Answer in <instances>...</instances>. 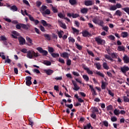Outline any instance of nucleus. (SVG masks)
<instances>
[{
  "instance_id": "obj_31",
  "label": "nucleus",
  "mask_w": 129,
  "mask_h": 129,
  "mask_svg": "<svg viewBox=\"0 0 129 129\" xmlns=\"http://www.w3.org/2000/svg\"><path fill=\"white\" fill-rule=\"evenodd\" d=\"M84 70H86L88 74H93V72L90 71L88 68H84Z\"/></svg>"
},
{
  "instance_id": "obj_46",
  "label": "nucleus",
  "mask_w": 129,
  "mask_h": 129,
  "mask_svg": "<svg viewBox=\"0 0 129 129\" xmlns=\"http://www.w3.org/2000/svg\"><path fill=\"white\" fill-rule=\"evenodd\" d=\"M65 106L67 107H68L69 108H70V109H72V108H73V104H65Z\"/></svg>"
},
{
  "instance_id": "obj_15",
  "label": "nucleus",
  "mask_w": 129,
  "mask_h": 129,
  "mask_svg": "<svg viewBox=\"0 0 129 129\" xmlns=\"http://www.w3.org/2000/svg\"><path fill=\"white\" fill-rule=\"evenodd\" d=\"M60 57H62V58H69V54H68V53L64 52L60 54Z\"/></svg>"
},
{
  "instance_id": "obj_57",
  "label": "nucleus",
  "mask_w": 129,
  "mask_h": 129,
  "mask_svg": "<svg viewBox=\"0 0 129 129\" xmlns=\"http://www.w3.org/2000/svg\"><path fill=\"white\" fill-rule=\"evenodd\" d=\"M96 74L97 75H99V76H100L101 77H104V75L101 73L100 72H97Z\"/></svg>"
},
{
  "instance_id": "obj_26",
  "label": "nucleus",
  "mask_w": 129,
  "mask_h": 129,
  "mask_svg": "<svg viewBox=\"0 0 129 129\" xmlns=\"http://www.w3.org/2000/svg\"><path fill=\"white\" fill-rule=\"evenodd\" d=\"M44 37L47 40V41H51V36L49 34H43Z\"/></svg>"
},
{
  "instance_id": "obj_56",
  "label": "nucleus",
  "mask_w": 129,
  "mask_h": 129,
  "mask_svg": "<svg viewBox=\"0 0 129 129\" xmlns=\"http://www.w3.org/2000/svg\"><path fill=\"white\" fill-rule=\"evenodd\" d=\"M41 5H42V2H41V1L36 2V7H37V8H40V7H41Z\"/></svg>"
},
{
  "instance_id": "obj_7",
  "label": "nucleus",
  "mask_w": 129,
  "mask_h": 129,
  "mask_svg": "<svg viewBox=\"0 0 129 129\" xmlns=\"http://www.w3.org/2000/svg\"><path fill=\"white\" fill-rule=\"evenodd\" d=\"M11 36L13 37V38H14V39H18V37L20 36V33H18L16 31H14L12 32V34Z\"/></svg>"
},
{
  "instance_id": "obj_33",
  "label": "nucleus",
  "mask_w": 129,
  "mask_h": 129,
  "mask_svg": "<svg viewBox=\"0 0 129 129\" xmlns=\"http://www.w3.org/2000/svg\"><path fill=\"white\" fill-rule=\"evenodd\" d=\"M94 65L96 66V68L98 70H100V69H101V64H100V63H96Z\"/></svg>"
},
{
  "instance_id": "obj_48",
  "label": "nucleus",
  "mask_w": 129,
  "mask_h": 129,
  "mask_svg": "<svg viewBox=\"0 0 129 129\" xmlns=\"http://www.w3.org/2000/svg\"><path fill=\"white\" fill-rule=\"evenodd\" d=\"M69 41L72 42V43H75V39H74L73 37H69Z\"/></svg>"
},
{
  "instance_id": "obj_64",
  "label": "nucleus",
  "mask_w": 129,
  "mask_h": 129,
  "mask_svg": "<svg viewBox=\"0 0 129 129\" xmlns=\"http://www.w3.org/2000/svg\"><path fill=\"white\" fill-rule=\"evenodd\" d=\"M78 17H80L79 14H72V17L73 18V19H76V18H78Z\"/></svg>"
},
{
  "instance_id": "obj_43",
  "label": "nucleus",
  "mask_w": 129,
  "mask_h": 129,
  "mask_svg": "<svg viewBox=\"0 0 129 129\" xmlns=\"http://www.w3.org/2000/svg\"><path fill=\"white\" fill-rule=\"evenodd\" d=\"M111 120L112 122H115V121H117V118L115 116H113L111 117Z\"/></svg>"
},
{
  "instance_id": "obj_17",
  "label": "nucleus",
  "mask_w": 129,
  "mask_h": 129,
  "mask_svg": "<svg viewBox=\"0 0 129 129\" xmlns=\"http://www.w3.org/2000/svg\"><path fill=\"white\" fill-rule=\"evenodd\" d=\"M101 88L102 89H105L106 88V86L107 85V83L104 82V81H102L101 82Z\"/></svg>"
},
{
  "instance_id": "obj_19",
  "label": "nucleus",
  "mask_w": 129,
  "mask_h": 129,
  "mask_svg": "<svg viewBox=\"0 0 129 129\" xmlns=\"http://www.w3.org/2000/svg\"><path fill=\"white\" fill-rule=\"evenodd\" d=\"M129 94H127L126 96H124L123 97V101L124 102H129Z\"/></svg>"
},
{
  "instance_id": "obj_1",
  "label": "nucleus",
  "mask_w": 129,
  "mask_h": 129,
  "mask_svg": "<svg viewBox=\"0 0 129 129\" xmlns=\"http://www.w3.org/2000/svg\"><path fill=\"white\" fill-rule=\"evenodd\" d=\"M27 57L29 59H33L34 57H40V54L38 53H35L33 50H29L27 51Z\"/></svg>"
},
{
  "instance_id": "obj_24",
  "label": "nucleus",
  "mask_w": 129,
  "mask_h": 129,
  "mask_svg": "<svg viewBox=\"0 0 129 129\" xmlns=\"http://www.w3.org/2000/svg\"><path fill=\"white\" fill-rule=\"evenodd\" d=\"M58 37L61 39V38H62L63 37V34H64V32L62 30H60L57 33Z\"/></svg>"
},
{
  "instance_id": "obj_41",
  "label": "nucleus",
  "mask_w": 129,
  "mask_h": 129,
  "mask_svg": "<svg viewBox=\"0 0 129 129\" xmlns=\"http://www.w3.org/2000/svg\"><path fill=\"white\" fill-rule=\"evenodd\" d=\"M46 10H47V6L45 5H43L40 8V11H42V12H45Z\"/></svg>"
},
{
  "instance_id": "obj_23",
  "label": "nucleus",
  "mask_w": 129,
  "mask_h": 129,
  "mask_svg": "<svg viewBox=\"0 0 129 129\" xmlns=\"http://www.w3.org/2000/svg\"><path fill=\"white\" fill-rule=\"evenodd\" d=\"M11 11H13V12H17L18 11V7L15 5L12 6L10 8Z\"/></svg>"
},
{
  "instance_id": "obj_9",
  "label": "nucleus",
  "mask_w": 129,
  "mask_h": 129,
  "mask_svg": "<svg viewBox=\"0 0 129 129\" xmlns=\"http://www.w3.org/2000/svg\"><path fill=\"white\" fill-rule=\"evenodd\" d=\"M82 35L83 37H88V36L91 37V36H92L90 33L86 30H85L82 32Z\"/></svg>"
},
{
  "instance_id": "obj_63",
  "label": "nucleus",
  "mask_w": 129,
  "mask_h": 129,
  "mask_svg": "<svg viewBox=\"0 0 129 129\" xmlns=\"http://www.w3.org/2000/svg\"><path fill=\"white\" fill-rule=\"evenodd\" d=\"M26 81H31L32 80V77L30 76H27L25 78Z\"/></svg>"
},
{
  "instance_id": "obj_21",
  "label": "nucleus",
  "mask_w": 129,
  "mask_h": 129,
  "mask_svg": "<svg viewBox=\"0 0 129 129\" xmlns=\"http://www.w3.org/2000/svg\"><path fill=\"white\" fill-rule=\"evenodd\" d=\"M48 51L51 55V54H53V53H54V51H55V50L54 49V48L53 47L48 46Z\"/></svg>"
},
{
  "instance_id": "obj_3",
  "label": "nucleus",
  "mask_w": 129,
  "mask_h": 129,
  "mask_svg": "<svg viewBox=\"0 0 129 129\" xmlns=\"http://www.w3.org/2000/svg\"><path fill=\"white\" fill-rule=\"evenodd\" d=\"M36 50L39 51V53L42 54V56H47L48 55V51H47V50L43 49L42 47H37L36 48Z\"/></svg>"
},
{
  "instance_id": "obj_11",
  "label": "nucleus",
  "mask_w": 129,
  "mask_h": 129,
  "mask_svg": "<svg viewBox=\"0 0 129 129\" xmlns=\"http://www.w3.org/2000/svg\"><path fill=\"white\" fill-rule=\"evenodd\" d=\"M44 72L47 75H52L54 73V71L51 69L44 70Z\"/></svg>"
},
{
  "instance_id": "obj_25",
  "label": "nucleus",
  "mask_w": 129,
  "mask_h": 129,
  "mask_svg": "<svg viewBox=\"0 0 129 129\" xmlns=\"http://www.w3.org/2000/svg\"><path fill=\"white\" fill-rule=\"evenodd\" d=\"M118 51H125V48L123 46H118L117 47Z\"/></svg>"
},
{
  "instance_id": "obj_62",
  "label": "nucleus",
  "mask_w": 129,
  "mask_h": 129,
  "mask_svg": "<svg viewBox=\"0 0 129 129\" xmlns=\"http://www.w3.org/2000/svg\"><path fill=\"white\" fill-rule=\"evenodd\" d=\"M11 62H12V60L10 58H6L5 60V63H8V64H10Z\"/></svg>"
},
{
  "instance_id": "obj_2",
  "label": "nucleus",
  "mask_w": 129,
  "mask_h": 129,
  "mask_svg": "<svg viewBox=\"0 0 129 129\" xmlns=\"http://www.w3.org/2000/svg\"><path fill=\"white\" fill-rule=\"evenodd\" d=\"M95 40L96 42H97L98 45H104V44H105V40L99 37H96Z\"/></svg>"
},
{
  "instance_id": "obj_49",
  "label": "nucleus",
  "mask_w": 129,
  "mask_h": 129,
  "mask_svg": "<svg viewBox=\"0 0 129 129\" xmlns=\"http://www.w3.org/2000/svg\"><path fill=\"white\" fill-rule=\"evenodd\" d=\"M15 27L17 29V30H21V28H22V23H20L19 24H16Z\"/></svg>"
},
{
  "instance_id": "obj_42",
  "label": "nucleus",
  "mask_w": 129,
  "mask_h": 129,
  "mask_svg": "<svg viewBox=\"0 0 129 129\" xmlns=\"http://www.w3.org/2000/svg\"><path fill=\"white\" fill-rule=\"evenodd\" d=\"M115 10H116V6L115 5L111 6L109 8V10L110 11H115Z\"/></svg>"
},
{
  "instance_id": "obj_8",
  "label": "nucleus",
  "mask_w": 129,
  "mask_h": 129,
  "mask_svg": "<svg viewBox=\"0 0 129 129\" xmlns=\"http://www.w3.org/2000/svg\"><path fill=\"white\" fill-rule=\"evenodd\" d=\"M21 28L23 29V30H26L27 31V30L30 29V25L21 23Z\"/></svg>"
},
{
  "instance_id": "obj_44",
  "label": "nucleus",
  "mask_w": 129,
  "mask_h": 129,
  "mask_svg": "<svg viewBox=\"0 0 129 129\" xmlns=\"http://www.w3.org/2000/svg\"><path fill=\"white\" fill-rule=\"evenodd\" d=\"M83 78L86 81H89V77L86 75H84L83 76Z\"/></svg>"
},
{
  "instance_id": "obj_13",
  "label": "nucleus",
  "mask_w": 129,
  "mask_h": 129,
  "mask_svg": "<svg viewBox=\"0 0 129 129\" xmlns=\"http://www.w3.org/2000/svg\"><path fill=\"white\" fill-rule=\"evenodd\" d=\"M123 60L124 63H125L126 64H127V63L129 62V57L127 56V55H125L123 57Z\"/></svg>"
},
{
  "instance_id": "obj_18",
  "label": "nucleus",
  "mask_w": 129,
  "mask_h": 129,
  "mask_svg": "<svg viewBox=\"0 0 129 129\" xmlns=\"http://www.w3.org/2000/svg\"><path fill=\"white\" fill-rule=\"evenodd\" d=\"M69 2L71 6H75L77 5V0H69Z\"/></svg>"
},
{
  "instance_id": "obj_6",
  "label": "nucleus",
  "mask_w": 129,
  "mask_h": 129,
  "mask_svg": "<svg viewBox=\"0 0 129 129\" xmlns=\"http://www.w3.org/2000/svg\"><path fill=\"white\" fill-rule=\"evenodd\" d=\"M72 82L74 86V88H73L74 90H76V91H77L80 89V87H79L78 85H77V84H76V81L72 80Z\"/></svg>"
},
{
  "instance_id": "obj_60",
  "label": "nucleus",
  "mask_w": 129,
  "mask_h": 129,
  "mask_svg": "<svg viewBox=\"0 0 129 129\" xmlns=\"http://www.w3.org/2000/svg\"><path fill=\"white\" fill-rule=\"evenodd\" d=\"M87 52H88V54L92 56V57H94V53H93L92 51L90 50H87Z\"/></svg>"
},
{
  "instance_id": "obj_38",
  "label": "nucleus",
  "mask_w": 129,
  "mask_h": 129,
  "mask_svg": "<svg viewBox=\"0 0 129 129\" xmlns=\"http://www.w3.org/2000/svg\"><path fill=\"white\" fill-rule=\"evenodd\" d=\"M58 17L60 18V19H64L65 18V15H63V14L59 13L57 15Z\"/></svg>"
},
{
  "instance_id": "obj_61",
  "label": "nucleus",
  "mask_w": 129,
  "mask_h": 129,
  "mask_svg": "<svg viewBox=\"0 0 129 129\" xmlns=\"http://www.w3.org/2000/svg\"><path fill=\"white\" fill-rule=\"evenodd\" d=\"M93 23H94V24H98V20H97V17H95L94 18L93 20H92Z\"/></svg>"
},
{
  "instance_id": "obj_59",
  "label": "nucleus",
  "mask_w": 129,
  "mask_h": 129,
  "mask_svg": "<svg viewBox=\"0 0 129 129\" xmlns=\"http://www.w3.org/2000/svg\"><path fill=\"white\" fill-rule=\"evenodd\" d=\"M52 10L53 13H58V10H57V8L53 7V6H52Z\"/></svg>"
},
{
  "instance_id": "obj_54",
  "label": "nucleus",
  "mask_w": 129,
  "mask_h": 129,
  "mask_svg": "<svg viewBox=\"0 0 129 129\" xmlns=\"http://www.w3.org/2000/svg\"><path fill=\"white\" fill-rule=\"evenodd\" d=\"M26 85L27 86H31V85H32V81H26Z\"/></svg>"
},
{
  "instance_id": "obj_34",
  "label": "nucleus",
  "mask_w": 129,
  "mask_h": 129,
  "mask_svg": "<svg viewBox=\"0 0 129 129\" xmlns=\"http://www.w3.org/2000/svg\"><path fill=\"white\" fill-rule=\"evenodd\" d=\"M92 128V126L91 125V124L90 123L87 124V125H84V129H87V128Z\"/></svg>"
},
{
  "instance_id": "obj_45",
  "label": "nucleus",
  "mask_w": 129,
  "mask_h": 129,
  "mask_svg": "<svg viewBox=\"0 0 129 129\" xmlns=\"http://www.w3.org/2000/svg\"><path fill=\"white\" fill-rule=\"evenodd\" d=\"M76 46L77 47V48L78 49V50H82V46L79 45V44L78 43H76Z\"/></svg>"
},
{
  "instance_id": "obj_28",
  "label": "nucleus",
  "mask_w": 129,
  "mask_h": 129,
  "mask_svg": "<svg viewBox=\"0 0 129 129\" xmlns=\"http://www.w3.org/2000/svg\"><path fill=\"white\" fill-rule=\"evenodd\" d=\"M81 12L82 14H87L88 13V9L87 8H83L81 10Z\"/></svg>"
},
{
  "instance_id": "obj_51",
  "label": "nucleus",
  "mask_w": 129,
  "mask_h": 129,
  "mask_svg": "<svg viewBox=\"0 0 129 129\" xmlns=\"http://www.w3.org/2000/svg\"><path fill=\"white\" fill-rule=\"evenodd\" d=\"M122 11H124L129 15V8H122Z\"/></svg>"
},
{
  "instance_id": "obj_50",
  "label": "nucleus",
  "mask_w": 129,
  "mask_h": 129,
  "mask_svg": "<svg viewBox=\"0 0 129 129\" xmlns=\"http://www.w3.org/2000/svg\"><path fill=\"white\" fill-rule=\"evenodd\" d=\"M29 125H31L32 127H33V125H34V121H33V120H32V118L29 119Z\"/></svg>"
},
{
  "instance_id": "obj_10",
  "label": "nucleus",
  "mask_w": 129,
  "mask_h": 129,
  "mask_svg": "<svg viewBox=\"0 0 129 129\" xmlns=\"http://www.w3.org/2000/svg\"><path fill=\"white\" fill-rule=\"evenodd\" d=\"M58 23L59 24L60 27H61V28H62V29H64V30H66V29H67V27H66V24L63 23L62 21L58 20Z\"/></svg>"
},
{
  "instance_id": "obj_39",
  "label": "nucleus",
  "mask_w": 129,
  "mask_h": 129,
  "mask_svg": "<svg viewBox=\"0 0 129 129\" xmlns=\"http://www.w3.org/2000/svg\"><path fill=\"white\" fill-rule=\"evenodd\" d=\"M51 55L52 57H53V58H57L59 56V53H52L51 54Z\"/></svg>"
},
{
  "instance_id": "obj_32",
  "label": "nucleus",
  "mask_w": 129,
  "mask_h": 129,
  "mask_svg": "<svg viewBox=\"0 0 129 129\" xmlns=\"http://www.w3.org/2000/svg\"><path fill=\"white\" fill-rule=\"evenodd\" d=\"M104 57L105 59H107V60H109L110 61H113V59H112L111 57H110V56L107 54L105 55Z\"/></svg>"
},
{
  "instance_id": "obj_40",
  "label": "nucleus",
  "mask_w": 129,
  "mask_h": 129,
  "mask_svg": "<svg viewBox=\"0 0 129 129\" xmlns=\"http://www.w3.org/2000/svg\"><path fill=\"white\" fill-rule=\"evenodd\" d=\"M40 22L44 27H47V22L46 21L41 20Z\"/></svg>"
},
{
  "instance_id": "obj_14",
  "label": "nucleus",
  "mask_w": 129,
  "mask_h": 129,
  "mask_svg": "<svg viewBox=\"0 0 129 129\" xmlns=\"http://www.w3.org/2000/svg\"><path fill=\"white\" fill-rule=\"evenodd\" d=\"M85 5L87 6V7H89V6H92V5H93V2L91 1H85Z\"/></svg>"
},
{
  "instance_id": "obj_52",
  "label": "nucleus",
  "mask_w": 129,
  "mask_h": 129,
  "mask_svg": "<svg viewBox=\"0 0 129 129\" xmlns=\"http://www.w3.org/2000/svg\"><path fill=\"white\" fill-rule=\"evenodd\" d=\"M103 124L104 125V126H106V127H108V121L105 120L103 121Z\"/></svg>"
},
{
  "instance_id": "obj_55",
  "label": "nucleus",
  "mask_w": 129,
  "mask_h": 129,
  "mask_svg": "<svg viewBox=\"0 0 129 129\" xmlns=\"http://www.w3.org/2000/svg\"><path fill=\"white\" fill-rule=\"evenodd\" d=\"M103 24H104V22L102 20H99V22H98V25L101 27H103Z\"/></svg>"
},
{
  "instance_id": "obj_22",
  "label": "nucleus",
  "mask_w": 129,
  "mask_h": 129,
  "mask_svg": "<svg viewBox=\"0 0 129 129\" xmlns=\"http://www.w3.org/2000/svg\"><path fill=\"white\" fill-rule=\"evenodd\" d=\"M26 41H27V42L29 43L30 45H33V40H32V39H31V38H30L28 36H26Z\"/></svg>"
},
{
  "instance_id": "obj_4",
  "label": "nucleus",
  "mask_w": 129,
  "mask_h": 129,
  "mask_svg": "<svg viewBox=\"0 0 129 129\" xmlns=\"http://www.w3.org/2000/svg\"><path fill=\"white\" fill-rule=\"evenodd\" d=\"M120 70L123 74H126L127 71H129V67L126 66H124L120 68Z\"/></svg>"
},
{
  "instance_id": "obj_53",
  "label": "nucleus",
  "mask_w": 129,
  "mask_h": 129,
  "mask_svg": "<svg viewBox=\"0 0 129 129\" xmlns=\"http://www.w3.org/2000/svg\"><path fill=\"white\" fill-rule=\"evenodd\" d=\"M97 116L95 113H92L91 115V117L93 118L94 119H96Z\"/></svg>"
},
{
  "instance_id": "obj_29",
  "label": "nucleus",
  "mask_w": 129,
  "mask_h": 129,
  "mask_svg": "<svg viewBox=\"0 0 129 129\" xmlns=\"http://www.w3.org/2000/svg\"><path fill=\"white\" fill-rule=\"evenodd\" d=\"M43 63L46 66H51V61L49 60H44Z\"/></svg>"
},
{
  "instance_id": "obj_12",
  "label": "nucleus",
  "mask_w": 129,
  "mask_h": 129,
  "mask_svg": "<svg viewBox=\"0 0 129 129\" xmlns=\"http://www.w3.org/2000/svg\"><path fill=\"white\" fill-rule=\"evenodd\" d=\"M41 13L43 17H45L46 15H50L51 14V12L49 9H46L45 11L41 12Z\"/></svg>"
},
{
  "instance_id": "obj_5",
  "label": "nucleus",
  "mask_w": 129,
  "mask_h": 129,
  "mask_svg": "<svg viewBox=\"0 0 129 129\" xmlns=\"http://www.w3.org/2000/svg\"><path fill=\"white\" fill-rule=\"evenodd\" d=\"M18 40L19 41V45H24V44H26V39L22 36L18 38Z\"/></svg>"
},
{
  "instance_id": "obj_36",
  "label": "nucleus",
  "mask_w": 129,
  "mask_h": 129,
  "mask_svg": "<svg viewBox=\"0 0 129 129\" xmlns=\"http://www.w3.org/2000/svg\"><path fill=\"white\" fill-rule=\"evenodd\" d=\"M119 112H120L119 110H117V109H115L114 110V114H115V115H119L120 114Z\"/></svg>"
},
{
  "instance_id": "obj_47",
  "label": "nucleus",
  "mask_w": 129,
  "mask_h": 129,
  "mask_svg": "<svg viewBox=\"0 0 129 129\" xmlns=\"http://www.w3.org/2000/svg\"><path fill=\"white\" fill-rule=\"evenodd\" d=\"M0 41H7V37H6V36H4V35H2L0 37Z\"/></svg>"
},
{
  "instance_id": "obj_30",
  "label": "nucleus",
  "mask_w": 129,
  "mask_h": 129,
  "mask_svg": "<svg viewBox=\"0 0 129 129\" xmlns=\"http://www.w3.org/2000/svg\"><path fill=\"white\" fill-rule=\"evenodd\" d=\"M103 67L105 70H108L109 69V67L107 66V63L106 62H103Z\"/></svg>"
},
{
  "instance_id": "obj_20",
  "label": "nucleus",
  "mask_w": 129,
  "mask_h": 129,
  "mask_svg": "<svg viewBox=\"0 0 129 129\" xmlns=\"http://www.w3.org/2000/svg\"><path fill=\"white\" fill-rule=\"evenodd\" d=\"M122 15V13L121 12L120 10L116 11L115 13H114V16H118V17H121Z\"/></svg>"
},
{
  "instance_id": "obj_16",
  "label": "nucleus",
  "mask_w": 129,
  "mask_h": 129,
  "mask_svg": "<svg viewBox=\"0 0 129 129\" xmlns=\"http://www.w3.org/2000/svg\"><path fill=\"white\" fill-rule=\"evenodd\" d=\"M30 21H31V22H33V23H34L35 25H38L39 24V20H35V19H34V17H32L31 19H29Z\"/></svg>"
},
{
  "instance_id": "obj_37",
  "label": "nucleus",
  "mask_w": 129,
  "mask_h": 129,
  "mask_svg": "<svg viewBox=\"0 0 129 129\" xmlns=\"http://www.w3.org/2000/svg\"><path fill=\"white\" fill-rule=\"evenodd\" d=\"M98 111H99V110H98V108L95 107H93L92 111V113H95V112H98Z\"/></svg>"
},
{
  "instance_id": "obj_35",
  "label": "nucleus",
  "mask_w": 129,
  "mask_h": 129,
  "mask_svg": "<svg viewBox=\"0 0 129 129\" xmlns=\"http://www.w3.org/2000/svg\"><path fill=\"white\" fill-rule=\"evenodd\" d=\"M106 109L107 111H109V110H112V109H113V106H112V105H109L106 107Z\"/></svg>"
},
{
  "instance_id": "obj_58",
  "label": "nucleus",
  "mask_w": 129,
  "mask_h": 129,
  "mask_svg": "<svg viewBox=\"0 0 129 129\" xmlns=\"http://www.w3.org/2000/svg\"><path fill=\"white\" fill-rule=\"evenodd\" d=\"M72 30L74 33H77V35L79 34V30H78L76 28H72Z\"/></svg>"
},
{
  "instance_id": "obj_27",
  "label": "nucleus",
  "mask_w": 129,
  "mask_h": 129,
  "mask_svg": "<svg viewBox=\"0 0 129 129\" xmlns=\"http://www.w3.org/2000/svg\"><path fill=\"white\" fill-rule=\"evenodd\" d=\"M121 37L122 38H126L128 36V33L126 32H122L121 34Z\"/></svg>"
}]
</instances>
